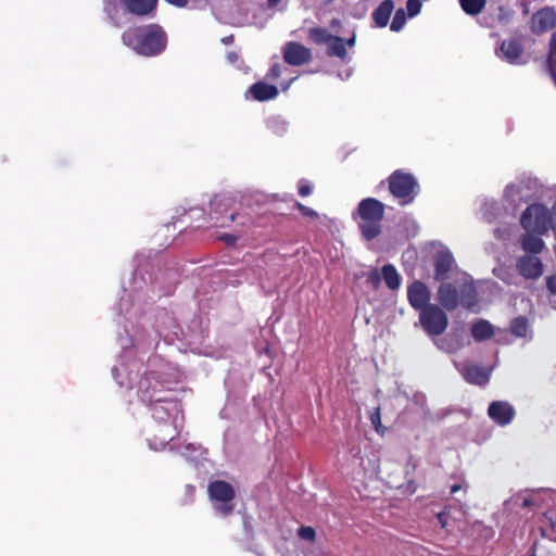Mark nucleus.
Segmentation results:
<instances>
[{"instance_id": "9", "label": "nucleus", "mask_w": 556, "mask_h": 556, "mask_svg": "<svg viewBox=\"0 0 556 556\" xmlns=\"http://www.w3.org/2000/svg\"><path fill=\"white\" fill-rule=\"evenodd\" d=\"M207 493L211 501L220 503L216 505V510L222 516H228L233 511L232 500L236 496L233 486L225 480H214L208 483Z\"/></svg>"}, {"instance_id": "2", "label": "nucleus", "mask_w": 556, "mask_h": 556, "mask_svg": "<svg viewBox=\"0 0 556 556\" xmlns=\"http://www.w3.org/2000/svg\"><path fill=\"white\" fill-rule=\"evenodd\" d=\"M152 416L155 420L164 424L159 432L165 443L179 435L184 421L180 402L176 400H156L152 404Z\"/></svg>"}, {"instance_id": "10", "label": "nucleus", "mask_w": 556, "mask_h": 556, "mask_svg": "<svg viewBox=\"0 0 556 556\" xmlns=\"http://www.w3.org/2000/svg\"><path fill=\"white\" fill-rule=\"evenodd\" d=\"M283 61L291 66L307 64L313 59L309 48L296 41H288L282 49Z\"/></svg>"}, {"instance_id": "39", "label": "nucleus", "mask_w": 556, "mask_h": 556, "mask_svg": "<svg viewBox=\"0 0 556 556\" xmlns=\"http://www.w3.org/2000/svg\"><path fill=\"white\" fill-rule=\"evenodd\" d=\"M167 3L178 8H185L188 4V0H165Z\"/></svg>"}, {"instance_id": "40", "label": "nucleus", "mask_w": 556, "mask_h": 556, "mask_svg": "<svg viewBox=\"0 0 556 556\" xmlns=\"http://www.w3.org/2000/svg\"><path fill=\"white\" fill-rule=\"evenodd\" d=\"M222 42L224 45H230L233 42V35H229V36H226L224 38H222Z\"/></svg>"}, {"instance_id": "44", "label": "nucleus", "mask_w": 556, "mask_h": 556, "mask_svg": "<svg viewBox=\"0 0 556 556\" xmlns=\"http://www.w3.org/2000/svg\"><path fill=\"white\" fill-rule=\"evenodd\" d=\"M460 489H462L460 484H453L451 486V493L454 494V493L458 492Z\"/></svg>"}, {"instance_id": "6", "label": "nucleus", "mask_w": 556, "mask_h": 556, "mask_svg": "<svg viewBox=\"0 0 556 556\" xmlns=\"http://www.w3.org/2000/svg\"><path fill=\"white\" fill-rule=\"evenodd\" d=\"M388 185L390 193L402 206L413 203L420 191L416 177L402 169L394 170L388 177Z\"/></svg>"}, {"instance_id": "16", "label": "nucleus", "mask_w": 556, "mask_h": 556, "mask_svg": "<svg viewBox=\"0 0 556 556\" xmlns=\"http://www.w3.org/2000/svg\"><path fill=\"white\" fill-rule=\"evenodd\" d=\"M455 264L454 257L450 251L439 252L434 260V279L445 281Z\"/></svg>"}, {"instance_id": "23", "label": "nucleus", "mask_w": 556, "mask_h": 556, "mask_svg": "<svg viewBox=\"0 0 556 556\" xmlns=\"http://www.w3.org/2000/svg\"><path fill=\"white\" fill-rule=\"evenodd\" d=\"M541 235L535 232H527L520 239L521 248L531 254H540L544 249V241L540 238Z\"/></svg>"}, {"instance_id": "31", "label": "nucleus", "mask_w": 556, "mask_h": 556, "mask_svg": "<svg viewBox=\"0 0 556 556\" xmlns=\"http://www.w3.org/2000/svg\"><path fill=\"white\" fill-rule=\"evenodd\" d=\"M294 207L305 217H309L313 219L318 217V213L315 210L302 204L301 202L296 201L294 203Z\"/></svg>"}, {"instance_id": "25", "label": "nucleus", "mask_w": 556, "mask_h": 556, "mask_svg": "<svg viewBox=\"0 0 556 556\" xmlns=\"http://www.w3.org/2000/svg\"><path fill=\"white\" fill-rule=\"evenodd\" d=\"M463 11L468 15H478L485 7L486 0H459Z\"/></svg>"}, {"instance_id": "28", "label": "nucleus", "mask_w": 556, "mask_h": 556, "mask_svg": "<svg viewBox=\"0 0 556 556\" xmlns=\"http://www.w3.org/2000/svg\"><path fill=\"white\" fill-rule=\"evenodd\" d=\"M547 67L549 74L556 72V31L552 35L549 40V52L547 56Z\"/></svg>"}, {"instance_id": "30", "label": "nucleus", "mask_w": 556, "mask_h": 556, "mask_svg": "<svg viewBox=\"0 0 556 556\" xmlns=\"http://www.w3.org/2000/svg\"><path fill=\"white\" fill-rule=\"evenodd\" d=\"M298 534L301 539L308 541V542H314L316 539V531L312 527H306V526L300 527L298 530Z\"/></svg>"}, {"instance_id": "15", "label": "nucleus", "mask_w": 556, "mask_h": 556, "mask_svg": "<svg viewBox=\"0 0 556 556\" xmlns=\"http://www.w3.org/2000/svg\"><path fill=\"white\" fill-rule=\"evenodd\" d=\"M556 24V13L553 9L539 10L532 16V29L536 34H543L552 29Z\"/></svg>"}, {"instance_id": "33", "label": "nucleus", "mask_w": 556, "mask_h": 556, "mask_svg": "<svg viewBox=\"0 0 556 556\" xmlns=\"http://www.w3.org/2000/svg\"><path fill=\"white\" fill-rule=\"evenodd\" d=\"M298 192L301 197H308L312 193V187L306 180H300Z\"/></svg>"}, {"instance_id": "11", "label": "nucleus", "mask_w": 556, "mask_h": 556, "mask_svg": "<svg viewBox=\"0 0 556 556\" xmlns=\"http://www.w3.org/2000/svg\"><path fill=\"white\" fill-rule=\"evenodd\" d=\"M123 3L127 14L139 18H153L159 0H123Z\"/></svg>"}, {"instance_id": "22", "label": "nucleus", "mask_w": 556, "mask_h": 556, "mask_svg": "<svg viewBox=\"0 0 556 556\" xmlns=\"http://www.w3.org/2000/svg\"><path fill=\"white\" fill-rule=\"evenodd\" d=\"M494 327L485 319H479L470 327V333L477 342L491 339L494 336Z\"/></svg>"}, {"instance_id": "3", "label": "nucleus", "mask_w": 556, "mask_h": 556, "mask_svg": "<svg viewBox=\"0 0 556 556\" xmlns=\"http://www.w3.org/2000/svg\"><path fill=\"white\" fill-rule=\"evenodd\" d=\"M438 288V302L445 311H455L460 304L464 308L471 309L477 306L478 291L472 282L462 283L459 290L452 282L441 281Z\"/></svg>"}, {"instance_id": "41", "label": "nucleus", "mask_w": 556, "mask_h": 556, "mask_svg": "<svg viewBox=\"0 0 556 556\" xmlns=\"http://www.w3.org/2000/svg\"><path fill=\"white\" fill-rule=\"evenodd\" d=\"M553 229L555 231V235H556V202H555V205L553 207Z\"/></svg>"}, {"instance_id": "21", "label": "nucleus", "mask_w": 556, "mask_h": 556, "mask_svg": "<svg viewBox=\"0 0 556 556\" xmlns=\"http://www.w3.org/2000/svg\"><path fill=\"white\" fill-rule=\"evenodd\" d=\"M501 51L509 63H515L523 53V47L519 39L504 40L501 43Z\"/></svg>"}, {"instance_id": "18", "label": "nucleus", "mask_w": 556, "mask_h": 556, "mask_svg": "<svg viewBox=\"0 0 556 556\" xmlns=\"http://www.w3.org/2000/svg\"><path fill=\"white\" fill-rule=\"evenodd\" d=\"M462 374L468 383L476 386H484L490 380L489 371L477 364H466Z\"/></svg>"}, {"instance_id": "7", "label": "nucleus", "mask_w": 556, "mask_h": 556, "mask_svg": "<svg viewBox=\"0 0 556 556\" xmlns=\"http://www.w3.org/2000/svg\"><path fill=\"white\" fill-rule=\"evenodd\" d=\"M552 216L542 204H531L521 214L520 224L527 232L544 235L548 231Z\"/></svg>"}, {"instance_id": "43", "label": "nucleus", "mask_w": 556, "mask_h": 556, "mask_svg": "<svg viewBox=\"0 0 556 556\" xmlns=\"http://www.w3.org/2000/svg\"><path fill=\"white\" fill-rule=\"evenodd\" d=\"M281 0H267V4L269 8H275L279 4Z\"/></svg>"}, {"instance_id": "42", "label": "nucleus", "mask_w": 556, "mask_h": 556, "mask_svg": "<svg viewBox=\"0 0 556 556\" xmlns=\"http://www.w3.org/2000/svg\"><path fill=\"white\" fill-rule=\"evenodd\" d=\"M330 26H331L332 28L340 27V26H341V22H340V20H338V18H333V20L330 22Z\"/></svg>"}, {"instance_id": "27", "label": "nucleus", "mask_w": 556, "mask_h": 556, "mask_svg": "<svg viewBox=\"0 0 556 556\" xmlns=\"http://www.w3.org/2000/svg\"><path fill=\"white\" fill-rule=\"evenodd\" d=\"M407 16L408 15H407L406 11L403 8H399L395 11V14H394L393 20L390 25V29L392 31H396V33L402 30L406 24Z\"/></svg>"}, {"instance_id": "5", "label": "nucleus", "mask_w": 556, "mask_h": 556, "mask_svg": "<svg viewBox=\"0 0 556 556\" xmlns=\"http://www.w3.org/2000/svg\"><path fill=\"white\" fill-rule=\"evenodd\" d=\"M308 39L317 45H327L326 54L329 58H338L342 63H348L350 58L348 49H352L356 43V34L344 39L340 36L330 34L326 28L316 26L308 29Z\"/></svg>"}, {"instance_id": "4", "label": "nucleus", "mask_w": 556, "mask_h": 556, "mask_svg": "<svg viewBox=\"0 0 556 556\" xmlns=\"http://www.w3.org/2000/svg\"><path fill=\"white\" fill-rule=\"evenodd\" d=\"M359 222L358 229L364 239L370 241L381 233V222L384 217V204L375 199H363L356 211Z\"/></svg>"}, {"instance_id": "14", "label": "nucleus", "mask_w": 556, "mask_h": 556, "mask_svg": "<svg viewBox=\"0 0 556 556\" xmlns=\"http://www.w3.org/2000/svg\"><path fill=\"white\" fill-rule=\"evenodd\" d=\"M517 269L527 279H538L543 273V264L536 256L523 255L517 261Z\"/></svg>"}, {"instance_id": "48", "label": "nucleus", "mask_w": 556, "mask_h": 556, "mask_svg": "<svg viewBox=\"0 0 556 556\" xmlns=\"http://www.w3.org/2000/svg\"><path fill=\"white\" fill-rule=\"evenodd\" d=\"M529 504H530L529 500H525V501H523V505H525V506H527V505H529Z\"/></svg>"}, {"instance_id": "8", "label": "nucleus", "mask_w": 556, "mask_h": 556, "mask_svg": "<svg viewBox=\"0 0 556 556\" xmlns=\"http://www.w3.org/2000/svg\"><path fill=\"white\" fill-rule=\"evenodd\" d=\"M419 323L428 336L438 337L447 329L448 317L444 308L438 304H430L419 311Z\"/></svg>"}, {"instance_id": "36", "label": "nucleus", "mask_w": 556, "mask_h": 556, "mask_svg": "<svg viewBox=\"0 0 556 556\" xmlns=\"http://www.w3.org/2000/svg\"><path fill=\"white\" fill-rule=\"evenodd\" d=\"M220 239L229 247L235 245L238 241V237L230 233H225L220 236Z\"/></svg>"}, {"instance_id": "47", "label": "nucleus", "mask_w": 556, "mask_h": 556, "mask_svg": "<svg viewBox=\"0 0 556 556\" xmlns=\"http://www.w3.org/2000/svg\"><path fill=\"white\" fill-rule=\"evenodd\" d=\"M236 216H237V214L232 213V214L230 215V217H229V218H230V220H231V222H233V220L236 219Z\"/></svg>"}, {"instance_id": "13", "label": "nucleus", "mask_w": 556, "mask_h": 556, "mask_svg": "<svg viewBox=\"0 0 556 556\" xmlns=\"http://www.w3.org/2000/svg\"><path fill=\"white\" fill-rule=\"evenodd\" d=\"M430 296L431 293L428 286L420 280H415L407 288L408 302L417 311H421L431 304L429 303Z\"/></svg>"}, {"instance_id": "38", "label": "nucleus", "mask_w": 556, "mask_h": 556, "mask_svg": "<svg viewBox=\"0 0 556 556\" xmlns=\"http://www.w3.org/2000/svg\"><path fill=\"white\" fill-rule=\"evenodd\" d=\"M437 519L442 529L447 527V515L444 511H441L437 515Z\"/></svg>"}, {"instance_id": "45", "label": "nucleus", "mask_w": 556, "mask_h": 556, "mask_svg": "<svg viewBox=\"0 0 556 556\" xmlns=\"http://www.w3.org/2000/svg\"><path fill=\"white\" fill-rule=\"evenodd\" d=\"M228 58L231 60V61H235L237 59V54L235 52H231L229 53Z\"/></svg>"}, {"instance_id": "17", "label": "nucleus", "mask_w": 556, "mask_h": 556, "mask_svg": "<svg viewBox=\"0 0 556 556\" xmlns=\"http://www.w3.org/2000/svg\"><path fill=\"white\" fill-rule=\"evenodd\" d=\"M103 13L114 27H121L123 17L127 14L123 0H103Z\"/></svg>"}, {"instance_id": "46", "label": "nucleus", "mask_w": 556, "mask_h": 556, "mask_svg": "<svg viewBox=\"0 0 556 556\" xmlns=\"http://www.w3.org/2000/svg\"><path fill=\"white\" fill-rule=\"evenodd\" d=\"M549 75H551V77H552L553 81H554V83H555V85H556V71H555V72H553V73H551Z\"/></svg>"}, {"instance_id": "19", "label": "nucleus", "mask_w": 556, "mask_h": 556, "mask_svg": "<svg viewBox=\"0 0 556 556\" xmlns=\"http://www.w3.org/2000/svg\"><path fill=\"white\" fill-rule=\"evenodd\" d=\"M249 90L252 98L260 102L275 99L279 93V90L275 85H269L264 81L253 84Z\"/></svg>"}, {"instance_id": "29", "label": "nucleus", "mask_w": 556, "mask_h": 556, "mask_svg": "<svg viewBox=\"0 0 556 556\" xmlns=\"http://www.w3.org/2000/svg\"><path fill=\"white\" fill-rule=\"evenodd\" d=\"M422 4L421 0H407L406 1V9H407V15L409 17H415L418 15L421 11Z\"/></svg>"}, {"instance_id": "20", "label": "nucleus", "mask_w": 556, "mask_h": 556, "mask_svg": "<svg viewBox=\"0 0 556 556\" xmlns=\"http://www.w3.org/2000/svg\"><path fill=\"white\" fill-rule=\"evenodd\" d=\"M394 10L393 0H383L372 12V21L379 28L388 25L390 16Z\"/></svg>"}, {"instance_id": "26", "label": "nucleus", "mask_w": 556, "mask_h": 556, "mask_svg": "<svg viewBox=\"0 0 556 556\" xmlns=\"http://www.w3.org/2000/svg\"><path fill=\"white\" fill-rule=\"evenodd\" d=\"M528 330V320L523 316L514 318L510 323V331L516 337H526Z\"/></svg>"}, {"instance_id": "37", "label": "nucleus", "mask_w": 556, "mask_h": 556, "mask_svg": "<svg viewBox=\"0 0 556 556\" xmlns=\"http://www.w3.org/2000/svg\"><path fill=\"white\" fill-rule=\"evenodd\" d=\"M547 289L556 294V275L548 276L546 279Z\"/></svg>"}, {"instance_id": "35", "label": "nucleus", "mask_w": 556, "mask_h": 556, "mask_svg": "<svg viewBox=\"0 0 556 556\" xmlns=\"http://www.w3.org/2000/svg\"><path fill=\"white\" fill-rule=\"evenodd\" d=\"M370 421L374 425L375 429L377 431H379V428L381 427V418H380L379 408H376V410L370 415Z\"/></svg>"}, {"instance_id": "34", "label": "nucleus", "mask_w": 556, "mask_h": 556, "mask_svg": "<svg viewBox=\"0 0 556 556\" xmlns=\"http://www.w3.org/2000/svg\"><path fill=\"white\" fill-rule=\"evenodd\" d=\"M281 75V66L279 63H275L270 66L266 77L269 79H277Z\"/></svg>"}, {"instance_id": "12", "label": "nucleus", "mask_w": 556, "mask_h": 556, "mask_svg": "<svg viewBox=\"0 0 556 556\" xmlns=\"http://www.w3.org/2000/svg\"><path fill=\"white\" fill-rule=\"evenodd\" d=\"M488 415L497 426L505 427L514 420L516 410L506 401H493L488 407Z\"/></svg>"}, {"instance_id": "32", "label": "nucleus", "mask_w": 556, "mask_h": 556, "mask_svg": "<svg viewBox=\"0 0 556 556\" xmlns=\"http://www.w3.org/2000/svg\"><path fill=\"white\" fill-rule=\"evenodd\" d=\"M367 282L374 288L378 289L381 285V276L377 269H374L367 275Z\"/></svg>"}, {"instance_id": "24", "label": "nucleus", "mask_w": 556, "mask_h": 556, "mask_svg": "<svg viewBox=\"0 0 556 556\" xmlns=\"http://www.w3.org/2000/svg\"><path fill=\"white\" fill-rule=\"evenodd\" d=\"M381 275H382V278L389 289L396 290L400 288L401 277H400L396 268L394 267V265H392V264L383 265L381 268Z\"/></svg>"}, {"instance_id": "1", "label": "nucleus", "mask_w": 556, "mask_h": 556, "mask_svg": "<svg viewBox=\"0 0 556 556\" xmlns=\"http://www.w3.org/2000/svg\"><path fill=\"white\" fill-rule=\"evenodd\" d=\"M121 39L126 47L146 58L162 54L168 42L165 29L157 23L128 27L123 31Z\"/></svg>"}]
</instances>
